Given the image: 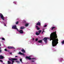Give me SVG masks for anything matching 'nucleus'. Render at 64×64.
<instances>
[{
  "label": "nucleus",
  "instance_id": "1",
  "mask_svg": "<svg viewBox=\"0 0 64 64\" xmlns=\"http://www.w3.org/2000/svg\"><path fill=\"white\" fill-rule=\"evenodd\" d=\"M56 32H52L51 33L50 35V38L48 37L44 38V39H42L43 40H47V39H48L50 40H58V39L57 38L58 37L56 34Z\"/></svg>",
  "mask_w": 64,
  "mask_h": 64
},
{
  "label": "nucleus",
  "instance_id": "2",
  "mask_svg": "<svg viewBox=\"0 0 64 64\" xmlns=\"http://www.w3.org/2000/svg\"><path fill=\"white\" fill-rule=\"evenodd\" d=\"M58 40H52V45L53 47L56 46L57 44L58 43Z\"/></svg>",
  "mask_w": 64,
  "mask_h": 64
},
{
  "label": "nucleus",
  "instance_id": "3",
  "mask_svg": "<svg viewBox=\"0 0 64 64\" xmlns=\"http://www.w3.org/2000/svg\"><path fill=\"white\" fill-rule=\"evenodd\" d=\"M0 16L1 18H2L3 20H4V16L3 15V14H2L1 13H0Z\"/></svg>",
  "mask_w": 64,
  "mask_h": 64
},
{
  "label": "nucleus",
  "instance_id": "4",
  "mask_svg": "<svg viewBox=\"0 0 64 64\" xmlns=\"http://www.w3.org/2000/svg\"><path fill=\"white\" fill-rule=\"evenodd\" d=\"M8 60L9 61H12V60H17V58H8Z\"/></svg>",
  "mask_w": 64,
  "mask_h": 64
},
{
  "label": "nucleus",
  "instance_id": "5",
  "mask_svg": "<svg viewBox=\"0 0 64 64\" xmlns=\"http://www.w3.org/2000/svg\"><path fill=\"white\" fill-rule=\"evenodd\" d=\"M12 28V29H16V30H18L17 28V26H13Z\"/></svg>",
  "mask_w": 64,
  "mask_h": 64
},
{
  "label": "nucleus",
  "instance_id": "6",
  "mask_svg": "<svg viewBox=\"0 0 64 64\" xmlns=\"http://www.w3.org/2000/svg\"><path fill=\"white\" fill-rule=\"evenodd\" d=\"M18 31L20 34H23V33H24L23 31V30H19Z\"/></svg>",
  "mask_w": 64,
  "mask_h": 64
},
{
  "label": "nucleus",
  "instance_id": "7",
  "mask_svg": "<svg viewBox=\"0 0 64 64\" xmlns=\"http://www.w3.org/2000/svg\"><path fill=\"white\" fill-rule=\"evenodd\" d=\"M8 49H15V48H14V47H9V46H8Z\"/></svg>",
  "mask_w": 64,
  "mask_h": 64
},
{
  "label": "nucleus",
  "instance_id": "8",
  "mask_svg": "<svg viewBox=\"0 0 64 64\" xmlns=\"http://www.w3.org/2000/svg\"><path fill=\"white\" fill-rule=\"evenodd\" d=\"M36 23L37 25H41V23L39 22H38V23L37 22Z\"/></svg>",
  "mask_w": 64,
  "mask_h": 64
},
{
  "label": "nucleus",
  "instance_id": "9",
  "mask_svg": "<svg viewBox=\"0 0 64 64\" xmlns=\"http://www.w3.org/2000/svg\"><path fill=\"white\" fill-rule=\"evenodd\" d=\"M30 56H26V58H27V59H29V60H31V58H30Z\"/></svg>",
  "mask_w": 64,
  "mask_h": 64
},
{
  "label": "nucleus",
  "instance_id": "10",
  "mask_svg": "<svg viewBox=\"0 0 64 64\" xmlns=\"http://www.w3.org/2000/svg\"><path fill=\"white\" fill-rule=\"evenodd\" d=\"M4 58V56H0V59H3Z\"/></svg>",
  "mask_w": 64,
  "mask_h": 64
},
{
  "label": "nucleus",
  "instance_id": "11",
  "mask_svg": "<svg viewBox=\"0 0 64 64\" xmlns=\"http://www.w3.org/2000/svg\"><path fill=\"white\" fill-rule=\"evenodd\" d=\"M36 29H37V30H39V29H40V28L38 27V26H36Z\"/></svg>",
  "mask_w": 64,
  "mask_h": 64
},
{
  "label": "nucleus",
  "instance_id": "12",
  "mask_svg": "<svg viewBox=\"0 0 64 64\" xmlns=\"http://www.w3.org/2000/svg\"><path fill=\"white\" fill-rule=\"evenodd\" d=\"M24 28H25V27L23 26H22L20 28V29H21V30L24 29Z\"/></svg>",
  "mask_w": 64,
  "mask_h": 64
},
{
  "label": "nucleus",
  "instance_id": "13",
  "mask_svg": "<svg viewBox=\"0 0 64 64\" xmlns=\"http://www.w3.org/2000/svg\"><path fill=\"white\" fill-rule=\"evenodd\" d=\"M21 51L22 52H24V53H25V51L24 50V49H22V50H21Z\"/></svg>",
  "mask_w": 64,
  "mask_h": 64
},
{
  "label": "nucleus",
  "instance_id": "14",
  "mask_svg": "<svg viewBox=\"0 0 64 64\" xmlns=\"http://www.w3.org/2000/svg\"><path fill=\"white\" fill-rule=\"evenodd\" d=\"M28 25H29V23H26L25 24V26L26 27H27V26H28Z\"/></svg>",
  "mask_w": 64,
  "mask_h": 64
},
{
  "label": "nucleus",
  "instance_id": "15",
  "mask_svg": "<svg viewBox=\"0 0 64 64\" xmlns=\"http://www.w3.org/2000/svg\"><path fill=\"white\" fill-rule=\"evenodd\" d=\"M19 54H20V55H24V54L20 52H19Z\"/></svg>",
  "mask_w": 64,
  "mask_h": 64
},
{
  "label": "nucleus",
  "instance_id": "16",
  "mask_svg": "<svg viewBox=\"0 0 64 64\" xmlns=\"http://www.w3.org/2000/svg\"><path fill=\"white\" fill-rule=\"evenodd\" d=\"M36 35H39V33H38V32H36Z\"/></svg>",
  "mask_w": 64,
  "mask_h": 64
},
{
  "label": "nucleus",
  "instance_id": "17",
  "mask_svg": "<svg viewBox=\"0 0 64 64\" xmlns=\"http://www.w3.org/2000/svg\"><path fill=\"white\" fill-rule=\"evenodd\" d=\"M56 29V28L55 27H53L52 28V30H53V29Z\"/></svg>",
  "mask_w": 64,
  "mask_h": 64
},
{
  "label": "nucleus",
  "instance_id": "18",
  "mask_svg": "<svg viewBox=\"0 0 64 64\" xmlns=\"http://www.w3.org/2000/svg\"><path fill=\"white\" fill-rule=\"evenodd\" d=\"M8 64H11V62L10 61H8Z\"/></svg>",
  "mask_w": 64,
  "mask_h": 64
},
{
  "label": "nucleus",
  "instance_id": "19",
  "mask_svg": "<svg viewBox=\"0 0 64 64\" xmlns=\"http://www.w3.org/2000/svg\"><path fill=\"white\" fill-rule=\"evenodd\" d=\"M42 40H39L38 41V43H42Z\"/></svg>",
  "mask_w": 64,
  "mask_h": 64
},
{
  "label": "nucleus",
  "instance_id": "20",
  "mask_svg": "<svg viewBox=\"0 0 64 64\" xmlns=\"http://www.w3.org/2000/svg\"><path fill=\"white\" fill-rule=\"evenodd\" d=\"M38 33L40 34V33H41V32H42V31H41V30H40L39 31H38Z\"/></svg>",
  "mask_w": 64,
  "mask_h": 64
},
{
  "label": "nucleus",
  "instance_id": "21",
  "mask_svg": "<svg viewBox=\"0 0 64 64\" xmlns=\"http://www.w3.org/2000/svg\"><path fill=\"white\" fill-rule=\"evenodd\" d=\"M20 61L22 63H23V62H22V60L21 59H20Z\"/></svg>",
  "mask_w": 64,
  "mask_h": 64
},
{
  "label": "nucleus",
  "instance_id": "22",
  "mask_svg": "<svg viewBox=\"0 0 64 64\" xmlns=\"http://www.w3.org/2000/svg\"><path fill=\"white\" fill-rule=\"evenodd\" d=\"M44 42H45L46 44L47 43V40H44Z\"/></svg>",
  "mask_w": 64,
  "mask_h": 64
},
{
  "label": "nucleus",
  "instance_id": "23",
  "mask_svg": "<svg viewBox=\"0 0 64 64\" xmlns=\"http://www.w3.org/2000/svg\"><path fill=\"white\" fill-rule=\"evenodd\" d=\"M16 62H17L18 63H19L20 62L18 61H16Z\"/></svg>",
  "mask_w": 64,
  "mask_h": 64
},
{
  "label": "nucleus",
  "instance_id": "24",
  "mask_svg": "<svg viewBox=\"0 0 64 64\" xmlns=\"http://www.w3.org/2000/svg\"><path fill=\"white\" fill-rule=\"evenodd\" d=\"M62 44H64V40L62 41Z\"/></svg>",
  "mask_w": 64,
  "mask_h": 64
},
{
  "label": "nucleus",
  "instance_id": "25",
  "mask_svg": "<svg viewBox=\"0 0 64 64\" xmlns=\"http://www.w3.org/2000/svg\"><path fill=\"white\" fill-rule=\"evenodd\" d=\"M2 40H5V38H2Z\"/></svg>",
  "mask_w": 64,
  "mask_h": 64
},
{
  "label": "nucleus",
  "instance_id": "26",
  "mask_svg": "<svg viewBox=\"0 0 64 64\" xmlns=\"http://www.w3.org/2000/svg\"><path fill=\"white\" fill-rule=\"evenodd\" d=\"M18 23H19V22H16V24H18Z\"/></svg>",
  "mask_w": 64,
  "mask_h": 64
},
{
  "label": "nucleus",
  "instance_id": "27",
  "mask_svg": "<svg viewBox=\"0 0 64 64\" xmlns=\"http://www.w3.org/2000/svg\"><path fill=\"white\" fill-rule=\"evenodd\" d=\"M12 63H13L14 62V61L13 60H12Z\"/></svg>",
  "mask_w": 64,
  "mask_h": 64
},
{
  "label": "nucleus",
  "instance_id": "28",
  "mask_svg": "<svg viewBox=\"0 0 64 64\" xmlns=\"http://www.w3.org/2000/svg\"><path fill=\"white\" fill-rule=\"evenodd\" d=\"M4 50L5 51H7V49H6V48L4 49Z\"/></svg>",
  "mask_w": 64,
  "mask_h": 64
},
{
  "label": "nucleus",
  "instance_id": "29",
  "mask_svg": "<svg viewBox=\"0 0 64 64\" xmlns=\"http://www.w3.org/2000/svg\"><path fill=\"white\" fill-rule=\"evenodd\" d=\"M47 26V25H45L43 27H46Z\"/></svg>",
  "mask_w": 64,
  "mask_h": 64
},
{
  "label": "nucleus",
  "instance_id": "30",
  "mask_svg": "<svg viewBox=\"0 0 64 64\" xmlns=\"http://www.w3.org/2000/svg\"><path fill=\"white\" fill-rule=\"evenodd\" d=\"M14 3L15 4H16V2H14Z\"/></svg>",
  "mask_w": 64,
  "mask_h": 64
},
{
  "label": "nucleus",
  "instance_id": "31",
  "mask_svg": "<svg viewBox=\"0 0 64 64\" xmlns=\"http://www.w3.org/2000/svg\"><path fill=\"white\" fill-rule=\"evenodd\" d=\"M1 48L0 47V52H1L2 50H1Z\"/></svg>",
  "mask_w": 64,
  "mask_h": 64
},
{
  "label": "nucleus",
  "instance_id": "32",
  "mask_svg": "<svg viewBox=\"0 0 64 64\" xmlns=\"http://www.w3.org/2000/svg\"><path fill=\"white\" fill-rule=\"evenodd\" d=\"M0 61L1 62H2V63H3V60H0Z\"/></svg>",
  "mask_w": 64,
  "mask_h": 64
},
{
  "label": "nucleus",
  "instance_id": "33",
  "mask_svg": "<svg viewBox=\"0 0 64 64\" xmlns=\"http://www.w3.org/2000/svg\"><path fill=\"white\" fill-rule=\"evenodd\" d=\"M32 59L34 60V59H36L35 58H32Z\"/></svg>",
  "mask_w": 64,
  "mask_h": 64
},
{
  "label": "nucleus",
  "instance_id": "34",
  "mask_svg": "<svg viewBox=\"0 0 64 64\" xmlns=\"http://www.w3.org/2000/svg\"><path fill=\"white\" fill-rule=\"evenodd\" d=\"M31 61L32 62H34V60H31Z\"/></svg>",
  "mask_w": 64,
  "mask_h": 64
},
{
  "label": "nucleus",
  "instance_id": "35",
  "mask_svg": "<svg viewBox=\"0 0 64 64\" xmlns=\"http://www.w3.org/2000/svg\"><path fill=\"white\" fill-rule=\"evenodd\" d=\"M38 40V38H37L36 39V40Z\"/></svg>",
  "mask_w": 64,
  "mask_h": 64
},
{
  "label": "nucleus",
  "instance_id": "36",
  "mask_svg": "<svg viewBox=\"0 0 64 64\" xmlns=\"http://www.w3.org/2000/svg\"><path fill=\"white\" fill-rule=\"evenodd\" d=\"M4 26H6V24H4Z\"/></svg>",
  "mask_w": 64,
  "mask_h": 64
},
{
  "label": "nucleus",
  "instance_id": "37",
  "mask_svg": "<svg viewBox=\"0 0 64 64\" xmlns=\"http://www.w3.org/2000/svg\"><path fill=\"white\" fill-rule=\"evenodd\" d=\"M44 30H43V31L42 32V34H43V32H44Z\"/></svg>",
  "mask_w": 64,
  "mask_h": 64
},
{
  "label": "nucleus",
  "instance_id": "38",
  "mask_svg": "<svg viewBox=\"0 0 64 64\" xmlns=\"http://www.w3.org/2000/svg\"><path fill=\"white\" fill-rule=\"evenodd\" d=\"M32 40H34V38H32Z\"/></svg>",
  "mask_w": 64,
  "mask_h": 64
},
{
  "label": "nucleus",
  "instance_id": "39",
  "mask_svg": "<svg viewBox=\"0 0 64 64\" xmlns=\"http://www.w3.org/2000/svg\"><path fill=\"white\" fill-rule=\"evenodd\" d=\"M15 57H18V56H15Z\"/></svg>",
  "mask_w": 64,
  "mask_h": 64
},
{
  "label": "nucleus",
  "instance_id": "40",
  "mask_svg": "<svg viewBox=\"0 0 64 64\" xmlns=\"http://www.w3.org/2000/svg\"><path fill=\"white\" fill-rule=\"evenodd\" d=\"M10 54H12V52H10Z\"/></svg>",
  "mask_w": 64,
  "mask_h": 64
},
{
  "label": "nucleus",
  "instance_id": "41",
  "mask_svg": "<svg viewBox=\"0 0 64 64\" xmlns=\"http://www.w3.org/2000/svg\"><path fill=\"white\" fill-rule=\"evenodd\" d=\"M1 46V44H0V46Z\"/></svg>",
  "mask_w": 64,
  "mask_h": 64
},
{
  "label": "nucleus",
  "instance_id": "42",
  "mask_svg": "<svg viewBox=\"0 0 64 64\" xmlns=\"http://www.w3.org/2000/svg\"><path fill=\"white\" fill-rule=\"evenodd\" d=\"M38 40H36V41H37Z\"/></svg>",
  "mask_w": 64,
  "mask_h": 64
},
{
  "label": "nucleus",
  "instance_id": "43",
  "mask_svg": "<svg viewBox=\"0 0 64 64\" xmlns=\"http://www.w3.org/2000/svg\"><path fill=\"white\" fill-rule=\"evenodd\" d=\"M63 59V58H62V60Z\"/></svg>",
  "mask_w": 64,
  "mask_h": 64
}]
</instances>
